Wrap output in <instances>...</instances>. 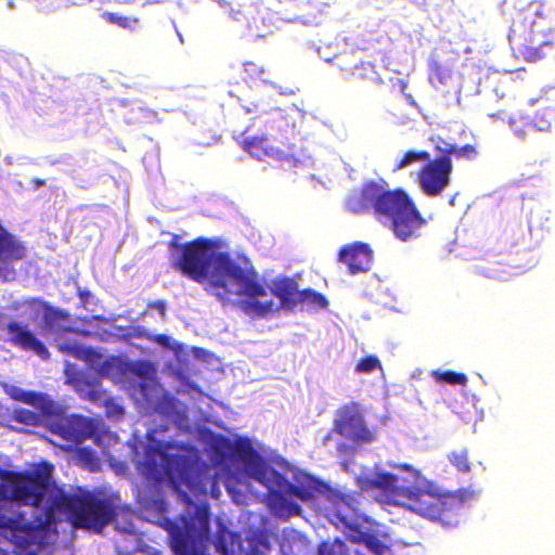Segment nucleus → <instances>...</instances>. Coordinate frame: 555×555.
I'll use <instances>...</instances> for the list:
<instances>
[{
  "label": "nucleus",
  "instance_id": "nucleus-1",
  "mask_svg": "<svg viewBox=\"0 0 555 555\" xmlns=\"http://www.w3.org/2000/svg\"><path fill=\"white\" fill-rule=\"evenodd\" d=\"M54 467L41 462L30 472H5L0 485V533L18 547L36 530H49L64 516L74 528L101 531L115 517L107 499L91 492L68 494L52 481Z\"/></svg>",
  "mask_w": 555,
  "mask_h": 555
},
{
  "label": "nucleus",
  "instance_id": "nucleus-2",
  "mask_svg": "<svg viewBox=\"0 0 555 555\" xmlns=\"http://www.w3.org/2000/svg\"><path fill=\"white\" fill-rule=\"evenodd\" d=\"M169 245L176 251L170 267L196 283L207 282L206 291L222 306L233 305L236 297L255 299L266 295L250 261L243 258L237 262L229 253L217 251L218 241L201 236L181 244L175 235Z\"/></svg>",
  "mask_w": 555,
  "mask_h": 555
},
{
  "label": "nucleus",
  "instance_id": "nucleus-3",
  "mask_svg": "<svg viewBox=\"0 0 555 555\" xmlns=\"http://www.w3.org/2000/svg\"><path fill=\"white\" fill-rule=\"evenodd\" d=\"M375 181L365 182L357 194L347 199V208L353 214L373 212L375 218L387 227L401 242L415 240L426 225V220L415 203L402 189H386Z\"/></svg>",
  "mask_w": 555,
  "mask_h": 555
},
{
  "label": "nucleus",
  "instance_id": "nucleus-4",
  "mask_svg": "<svg viewBox=\"0 0 555 555\" xmlns=\"http://www.w3.org/2000/svg\"><path fill=\"white\" fill-rule=\"evenodd\" d=\"M406 499L408 507L431 521L451 527L459 522L464 500L456 493H439L429 483L425 487H408L400 491Z\"/></svg>",
  "mask_w": 555,
  "mask_h": 555
},
{
  "label": "nucleus",
  "instance_id": "nucleus-5",
  "mask_svg": "<svg viewBox=\"0 0 555 555\" xmlns=\"http://www.w3.org/2000/svg\"><path fill=\"white\" fill-rule=\"evenodd\" d=\"M259 282L264 286L266 295L255 299L250 297H246V299L235 298L233 305H237L245 314L251 318H263L279 309L293 311L298 306L300 291L298 289L297 282L293 279L283 276L273 281V286L270 291L279 299V306L275 305L273 299L262 300L268 295V287L260 280Z\"/></svg>",
  "mask_w": 555,
  "mask_h": 555
},
{
  "label": "nucleus",
  "instance_id": "nucleus-6",
  "mask_svg": "<svg viewBox=\"0 0 555 555\" xmlns=\"http://www.w3.org/2000/svg\"><path fill=\"white\" fill-rule=\"evenodd\" d=\"M333 430L356 443H369L375 439L366 426L363 409L359 402L350 401L335 412Z\"/></svg>",
  "mask_w": 555,
  "mask_h": 555
},
{
  "label": "nucleus",
  "instance_id": "nucleus-7",
  "mask_svg": "<svg viewBox=\"0 0 555 555\" xmlns=\"http://www.w3.org/2000/svg\"><path fill=\"white\" fill-rule=\"evenodd\" d=\"M452 160L449 155H440L428 160L417 171L416 182L421 191L429 197L439 196L450 184Z\"/></svg>",
  "mask_w": 555,
  "mask_h": 555
},
{
  "label": "nucleus",
  "instance_id": "nucleus-8",
  "mask_svg": "<svg viewBox=\"0 0 555 555\" xmlns=\"http://www.w3.org/2000/svg\"><path fill=\"white\" fill-rule=\"evenodd\" d=\"M49 430L63 440L79 444L95 434L92 420L80 415H56L49 422Z\"/></svg>",
  "mask_w": 555,
  "mask_h": 555
},
{
  "label": "nucleus",
  "instance_id": "nucleus-9",
  "mask_svg": "<svg viewBox=\"0 0 555 555\" xmlns=\"http://www.w3.org/2000/svg\"><path fill=\"white\" fill-rule=\"evenodd\" d=\"M5 331L8 334V341L11 345L24 351H31L41 360H48L50 358L48 348L27 324H22L12 320L5 325Z\"/></svg>",
  "mask_w": 555,
  "mask_h": 555
},
{
  "label": "nucleus",
  "instance_id": "nucleus-10",
  "mask_svg": "<svg viewBox=\"0 0 555 555\" xmlns=\"http://www.w3.org/2000/svg\"><path fill=\"white\" fill-rule=\"evenodd\" d=\"M243 149L257 159L272 158L288 160L291 153L288 144L268 137H255L243 141Z\"/></svg>",
  "mask_w": 555,
  "mask_h": 555
},
{
  "label": "nucleus",
  "instance_id": "nucleus-11",
  "mask_svg": "<svg viewBox=\"0 0 555 555\" xmlns=\"http://www.w3.org/2000/svg\"><path fill=\"white\" fill-rule=\"evenodd\" d=\"M338 261L347 266L351 275L367 272L373 262V250L365 243L345 245L338 253Z\"/></svg>",
  "mask_w": 555,
  "mask_h": 555
},
{
  "label": "nucleus",
  "instance_id": "nucleus-12",
  "mask_svg": "<svg viewBox=\"0 0 555 555\" xmlns=\"http://www.w3.org/2000/svg\"><path fill=\"white\" fill-rule=\"evenodd\" d=\"M337 66L343 73L352 77L356 82L377 86L384 82L373 63H357L353 54L337 57Z\"/></svg>",
  "mask_w": 555,
  "mask_h": 555
},
{
  "label": "nucleus",
  "instance_id": "nucleus-13",
  "mask_svg": "<svg viewBox=\"0 0 555 555\" xmlns=\"http://www.w3.org/2000/svg\"><path fill=\"white\" fill-rule=\"evenodd\" d=\"M20 306L29 308L35 311H42L44 327L50 332H57L63 327L64 323L69 322V313L65 310L51 306L48 301L38 298H25Z\"/></svg>",
  "mask_w": 555,
  "mask_h": 555
},
{
  "label": "nucleus",
  "instance_id": "nucleus-14",
  "mask_svg": "<svg viewBox=\"0 0 555 555\" xmlns=\"http://www.w3.org/2000/svg\"><path fill=\"white\" fill-rule=\"evenodd\" d=\"M155 411L178 427L185 426L189 421L186 408L178 399L167 393L157 400Z\"/></svg>",
  "mask_w": 555,
  "mask_h": 555
},
{
  "label": "nucleus",
  "instance_id": "nucleus-15",
  "mask_svg": "<svg viewBox=\"0 0 555 555\" xmlns=\"http://www.w3.org/2000/svg\"><path fill=\"white\" fill-rule=\"evenodd\" d=\"M188 451L184 443H178L175 441H162L155 440L149 444L146 449V455L149 459L158 456L166 465L178 463V459L181 452Z\"/></svg>",
  "mask_w": 555,
  "mask_h": 555
},
{
  "label": "nucleus",
  "instance_id": "nucleus-16",
  "mask_svg": "<svg viewBox=\"0 0 555 555\" xmlns=\"http://www.w3.org/2000/svg\"><path fill=\"white\" fill-rule=\"evenodd\" d=\"M13 398L20 402L38 409L44 416H52L54 414L55 403L48 395L36 391L20 390L18 393L13 396Z\"/></svg>",
  "mask_w": 555,
  "mask_h": 555
},
{
  "label": "nucleus",
  "instance_id": "nucleus-17",
  "mask_svg": "<svg viewBox=\"0 0 555 555\" xmlns=\"http://www.w3.org/2000/svg\"><path fill=\"white\" fill-rule=\"evenodd\" d=\"M532 124L539 131H550L555 127V103H546L541 106L537 111Z\"/></svg>",
  "mask_w": 555,
  "mask_h": 555
},
{
  "label": "nucleus",
  "instance_id": "nucleus-18",
  "mask_svg": "<svg viewBox=\"0 0 555 555\" xmlns=\"http://www.w3.org/2000/svg\"><path fill=\"white\" fill-rule=\"evenodd\" d=\"M398 478L391 473L376 474L374 478L367 480V485L372 489L382 490L386 494L398 493Z\"/></svg>",
  "mask_w": 555,
  "mask_h": 555
},
{
  "label": "nucleus",
  "instance_id": "nucleus-19",
  "mask_svg": "<svg viewBox=\"0 0 555 555\" xmlns=\"http://www.w3.org/2000/svg\"><path fill=\"white\" fill-rule=\"evenodd\" d=\"M299 305L308 309H325L328 307V300L323 294L312 288H305L300 291L298 306Z\"/></svg>",
  "mask_w": 555,
  "mask_h": 555
},
{
  "label": "nucleus",
  "instance_id": "nucleus-20",
  "mask_svg": "<svg viewBox=\"0 0 555 555\" xmlns=\"http://www.w3.org/2000/svg\"><path fill=\"white\" fill-rule=\"evenodd\" d=\"M430 159L429 152L422 151H408L403 154V156L398 160V163L393 167V171H399L408 166H411L418 162H428Z\"/></svg>",
  "mask_w": 555,
  "mask_h": 555
},
{
  "label": "nucleus",
  "instance_id": "nucleus-21",
  "mask_svg": "<svg viewBox=\"0 0 555 555\" xmlns=\"http://www.w3.org/2000/svg\"><path fill=\"white\" fill-rule=\"evenodd\" d=\"M41 416H43L41 412L35 413L27 409L18 408L14 410L11 420L26 426H39L42 422Z\"/></svg>",
  "mask_w": 555,
  "mask_h": 555
},
{
  "label": "nucleus",
  "instance_id": "nucleus-22",
  "mask_svg": "<svg viewBox=\"0 0 555 555\" xmlns=\"http://www.w3.org/2000/svg\"><path fill=\"white\" fill-rule=\"evenodd\" d=\"M431 376L437 383L461 386H465L467 384V376L464 373L453 371H434Z\"/></svg>",
  "mask_w": 555,
  "mask_h": 555
},
{
  "label": "nucleus",
  "instance_id": "nucleus-23",
  "mask_svg": "<svg viewBox=\"0 0 555 555\" xmlns=\"http://www.w3.org/2000/svg\"><path fill=\"white\" fill-rule=\"evenodd\" d=\"M552 49L547 42H543L539 47L524 46L519 48V53L528 62H538L546 56L545 50Z\"/></svg>",
  "mask_w": 555,
  "mask_h": 555
},
{
  "label": "nucleus",
  "instance_id": "nucleus-24",
  "mask_svg": "<svg viewBox=\"0 0 555 555\" xmlns=\"http://www.w3.org/2000/svg\"><path fill=\"white\" fill-rule=\"evenodd\" d=\"M234 453L244 462H250L254 459L259 457L248 438H241L236 440Z\"/></svg>",
  "mask_w": 555,
  "mask_h": 555
},
{
  "label": "nucleus",
  "instance_id": "nucleus-25",
  "mask_svg": "<svg viewBox=\"0 0 555 555\" xmlns=\"http://www.w3.org/2000/svg\"><path fill=\"white\" fill-rule=\"evenodd\" d=\"M450 463L460 472L468 473L470 465L468 462V452L466 449L454 450L448 456Z\"/></svg>",
  "mask_w": 555,
  "mask_h": 555
},
{
  "label": "nucleus",
  "instance_id": "nucleus-26",
  "mask_svg": "<svg viewBox=\"0 0 555 555\" xmlns=\"http://www.w3.org/2000/svg\"><path fill=\"white\" fill-rule=\"evenodd\" d=\"M382 363L376 356H365L357 363L354 372L358 374H370L375 370H382Z\"/></svg>",
  "mask_w": 555,
  "mask_h": 555
},
{
  "label": "nucleus",
  "instance_id": "nucleus-27",
  "mask_svg": "<svg viewBox=\"0 0 555 555\" xmlns=\"http://www.w3.org/2000/svg\"><path fill=\"white\" fill-rule=\"evenodd\" d=\"M104 18L111 24H115L121 28L130 30L134 29L139 24V20L137 17L124 16L113 12L105 13Z\"/></svg>",
  "mask_w": 555,
  "mask_h": 555
},
{
  "label": "nucleus",
  "instance_id": "nucleus-28",
  "mask_svg": "<svg viewBox=\"0 0 555 555\" xmlns=\"http://www.w3.org/2000/svg\"><path fill=\"white\" fill-rule=\"evenodd\" d=\"M442 155H449L450 158L451 156L473 158L476 155V150L470 144H466L462 147L450 145L442 151Z\"/></svg>",
  "mask_w": 555,
  "mask_h": 555
},
{
  "label": "nucleus",
  "instance_id": "nucleus-29",
  "mask_svg": "<svg viewBox=\"0 0 555 555\" xmlns=\"http://www.w3.org/2000/svg\"><path fill=\"white\" fill-rule=\"evenodd\" d=\"M195 518L202 529L206 530L209 525V513L208 506H195Z\"/></svg>",
  "mask_w": 555,
  "mask_h": 555
},
{
  "label": "nucleus",
  "instance_id": "nucleus-30",
  "mask_svg": "<svg viewBox=\"0 0 555 555\" xmlns=\"http://www.w3.org/2000/svg\"><path fill=\"white\" fill-rule=\"evenodd\" d=\"M450 78V70L442 67V66H439V65H436L434 68H433V75H431V80L433 81H438L439 83L441 85H446L447 83V80Z\"/></svg>",
  "mask_w": 555,
  "mask_h": 555
},
{
  "label": "nucleus",
  "instance_id": "nucleus-31",
  "mask_svg": "<svg viewBox=\"0 0 555 555\" xmlns=\"http://www.w3.org/2000/svg\"><path fill=\"white\" fill-rule=\"evenodd\" d=\"M216 547L224 555L228 553V545L224 540L223 532L218 533L216 539Z\"/></svg>",
  "mask_w": 555,
  "mask_h": 555
},
{
  "label": "nucleus",
  "instance_id": "nucleus-32",
  "mask_svg": "<svg viewBox=\"0 0 555 555\" xmlns=\"http://www.w3.org/2000/svg\"><path fill=\"white\" fill-rule=\"evenodd\" d=\"M364 542L374 552H377V547L380 545V542L373 534H367Z\"/></svg>",
  "mask_w": 555,
  "mask_h": 555
},
{
  "label": "nucleus",
  "instance_id": "nucleus-33",
  "mask_svg": "<svg viewBox=\"0 0 555 555\" xmlns=\"http://www.w3.org/2000/svg\"><path fill=\"white\" fill-rule=\"evenodd\" d=\"M149 308L157 310L162 315L165 314L166 305L162 300H156L147 305Z\"/></svg>",
  "mask_w": 555,
  "mask_h": 555
},
{
  "label": "nucleus",
  "instance_id": "nucleus-34",
  "mask_svg": "<svg viewBox=\"0 0 555 555\" xmlns=\"http://www.w3.org/2000/svg\"><path fill=\"white\" fill-rule=\"evenodd\" d=\"M79 456L81 460L86 461V462H94L96 463V457L88 450L86 449H81L79 451Z\"/></svg>",
  "mask_w": 555,
  "mask_h": 555
},
{
  "label": "nucleus",
  "instance_id": "nucleus-35",
  "mask_svg": "<svg viewBox=\"0 0 555 555\" xmlns=\"http://www.w3.org/2000/svg\"><path fill=\"white\" fill-rule=\"evenodd\" d=\"M244 68L246 72L250 73V75H258L261 73L260 68L251 62L245 63Z\"/></svg>",
  "mask_w": 555,
  "mask_h": 555
},
{
  "label": "nucleus",
  "instance_id": "nucleus-36",
  "mask_svg": "<svg viewBox=\"0 0 555 555\" xmlns=\"http://www.w3.org/2000/svg\"><path fill=\"white\" fill-rule=\"evenodd\" d=\"M186 547H188V545L185 542H182L180 540L176 541L175 550L178 555H186Z\"/></svg>",
  "mask_w": 555,
  "mask_h": 555
},
{
  "label": "nucleus",
  "instance_id": "nucleus-37",
  "mask_svg": "<svg viewBox=\"0 0 555 555\" xmlns=\"http://www.w3.org/2000/svg\"><path fill=\"white\" fill-rule=\"evenodd\" d=\"M33 184L35 188H40V186H43L46 184V181L43 179H34L33 180Z\"/></svg>",
  "mask_w": 555,
  "mask_h": 555
},
{
  "label": "nucleus",
  "instance_id": "nucleus-38",
  "mask_svg": "<svg viewBox=\"0 0 555 555\" xmlns=\"http://www.w3.org/2000/svg\"><path fill=\"white\" fill-rule=\"evenodd\" d=\"M113 413L117 416H121L124 414V409L119 405H116L113 410Z\"/></svg>",
  "mask_w": 555,
  "mask_h": 555
},
{
  "label": "nucleus",
  "instance_id": "nucleus-39",
  "mask_svg": "<svg viewBox=\"0 0 555 555\" xmlns=\"http://www.w3.org/2000/svg\"><path fill=\"white\" fill-rule=\"evenodd\" d=\"M166 339H167V336H166V335H159V336H158V338H157V340H158L159 343H163V341H165Z\"/></svg>",
  "mask_w": 555,
  "mask_h": 555
},
{
  "label": "nucleus",
  "instance_id": "nucleus-40",
  "mask_svg": "<svg viewBox=\"0 0 555 555\" xmlns=\"http://www.w3.org/2000/svg\"><path fill=\"white\" fill-rule=\"evenodd\" d=\"M61 350L72 351L70 347H60Z\"/></svg>",
  "mask_w": 555,
  "mask_h": 555
},
{
  "label": "nucleus",
  "instance_id": "nucleus-41",
  "mask_svg": "<svg viewBox=\"0 0 555 555\" xmlns=\"http://www.w3.org/2000/svg\"><path fill=\"white\" fill-rule=\"evenodd\" d=\"M491 118H499V116L496 114H490L489 115Z\"/></svg>",
  "mask_w": 555,
  "mask_h": 555
},
{
  "label": "nucleus",
  "instance_id": "nucleus-42",
  "mask_svg": "<svg viewBox=\"0 0 555 555\" xmlns=\"http://www.w3.org/2000/svg\"><path fill=\"white\" fill-rule=\"evenodd\" d=\"M400 83L402 85L403 88L406 87V83H404L402 80H400Z\"/></svg>",
  "mask_w": 555,
  "mask_h": 555
},
{
  "label": "nucleus",
  "instance_id": "nucleus-43",
  "mask_svg": "<svg viewBox=\"0 0 555 555\" xmlns=\"http://www.w3.org/2000/svg\"><path fill=\"white\" fill-rule=\"evenodd\" d=\"M186 502H188L189 504H193L192 500H191V499H189V498H188Z\"/></svg>",
  "mask_w": 555,
  "mask_h": 555
}]
</instances>
